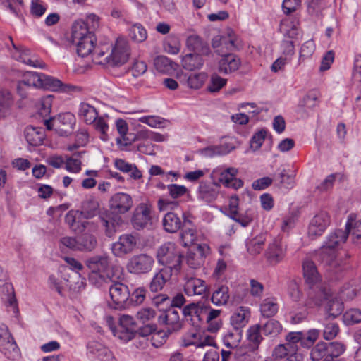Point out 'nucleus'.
I'll return each mask as SVG.
<instances>
[{"mask_svg":"<svg viewBox=\"0 0 361 361\" xmlns=\"http://www.w3.org/2000/svg\"><path fill=\"white\" fill-rule=\"evenodd\" d=\"M137 245V238L132 234L121 235L118 241L112 245V252L116 257H123L133 251Z\"/></svg>","mask_w":361,"mask_h":361,"instance_id":"nucleus-21","label":"nucleus"},{"mask_svg":"<svg viewBox=\"0 0 361 361\" xmlns=\"http://www.w3.org/2000/svg\"><path fill=\"white\" fill-rule=\"evenodd\" d=\"M207 78L208 75L205 72L191 73L187 78V86L192 90H199L203 86Z\"/></svg>","mask_w":361,"mask_h":361,"instance_id":"nucleus-45","label":"nucleus"},{"mask_svg":"<svg viewBox=\"0 0 361 361\" xmlns=\"http://www.w3.org/2000/svg\"><path fill=\"white\" fill-rule=\"evenodd\" d=\"M286 254V245L283 243L281 239L274 238L267 245L263 257L269 266H276L283 262Z\"/></svg>","mask_w":361,"mask_h":361,"instance_id":"nucleus-8","label":"nucleus"},{"mask_svg":"<svg viewBox=\"0 0 361 361\" xmlns=\"http://www.w3.org/2000/svg\"><path fill=\"white\" fill-rule=\"evenodd\" d=\"M238 169L235 167L226 169L216 168L212 171V175L226 188L238 190L243 187V181L237 178Z\"/></svg>","mask_w":361,"mask_h":361,"instance_id":"nucleus-9","label":"nucleus"},{"mask_svg":"<svg viewBox=\"0 0 361 361\" xmlns=\"http://www.w3.org/2000/svg\"><path fill=\"white\" fill-rule=\"evenodd\" d=\"M264 335L267 336H276L282 331V325L276 319H271L261 324Z\"/></svg>","mask_w":361,"mask_h":361,"instance_id":"nucleus-47","label":"nucleus"},{"mask_svg":"<svg viewBox=\"0 0 361 361\" xmlns=\"http://www.w3.org/2000/svg\"><path fill=\"white\" fill-rule=\"evenodd\" d=\"M209 253L210 247L207 244H195L187 252L186 263L192 269H198L204 264Z\"/></svg>","mask_w":361,"mask_h":361,"instance_id":"nucleus-13","label":"nucleus"},{"mask_svg":"<svg viewBox=\"0 0 361 361\" xmlns=\"http://www.w3.org/2000/svg\"><path fill=\"white\" fill-rule=\"evenodd\" d=\"M172 275H174V273L171 272V269L168 268L161 269L152 279L149 283V290L154 293L161 291L166 283L171 279Z\"/></svg>","mask_w":361,"mask_h":361,"instance_id":"nucleus-29","label":"nucleus"},{"mask_svg":"<svg viewBox=\"0 0 361 361\" xmlns=\"http://www.w3.org/2000/svg\"><path fill=\"white\" fill-rule=\"evenodd\" d=\"M323 338L325 340H332L339 332L338 324L334 322H326L324 324Z\"/></svg>","mask_w":361,"mask_h":361,"instance_id":"nucleus-59","label":"nucleus"},{"mask_svg":"<svg viewBox=\"0 0 361 361\" xmlns=\"http://www.w3.org/2000/svg\"><path fill=\"white\" fill-rule=\"evenodd\" d=\"M111 44H102V48L96 49L94 63L104 66H120L124 64L130 56V47L127 40L123 37H118L111 51H109Z\"/></svg>","mask_w":361,"mask_h":361,"instance_id":"nucleus-1","label":"nucleus"},{"mask_svg":"<svg viewBox=\"0 0 361 361\" xmlns=\"http://www.w3.org/2000/svg\"><path fill=\"white\" fill-rule=\"evenodd\" d=\"M97 109L87 102H82L79 104L78 116L80 120L87 125H91L98 116Z\"/></svg>","mask_w":361,"mask_h":361,"instance_id":"nucleus-34","label":"nucleus"},{"mask_svg":"<svg viewBox=\"0 0 361 361\" xmlns=\"http://www.w3.org/2000/svg\"><path fill=\"white\" fill-rule=\"evenodd\" d=\"M42 85L41 88L49 90L54 92H68L72 90V86L63 84L61 80L43 73Z\"/></svg>","mask_w":361,"mask_h":361,"instance_id":"nucleus-37","label":"nucleus"},{"mask_svg":"<svg viewBox=\"0 0 361 361\" xmlns=\"http://www.w3.org/2000/svg\"><path fill=\"white\" fill-rule=\"evenodd\" d=\"M230 299L229 288L226 285H219L214 290L211 301L216 306L226 305Z\"/></svg>","mask_w":361,"mask_h":361,"instance_id":"nucleus-40","label":"nucleus"},{"mask_svg":"<svg viewBox=\"0 0 361 361\" xmlns=\"http://www.w3.org/2000/svg\"><path fill=\"white\" fill-rule=\"evenodd\" d=\"M99 218L102 226L104 228L105 235L109 238L116 234L123 223L120 216L107 211L100 213Z\"/></svg>","mask_w":361,"mask_h":361,"instance_id":"nucleus-22","label":"nucleus"},{"mask_svg":"<svg viewBox=\"0 0 361 361\" xmlns=\"http://www.w3.org/2000/svg\"><path fill=\"white\" fill-rule=\"evenodd\" d=\"M71 37L73 42L76 45L78 56L86 57L92 55L94 62V55L97 48H102V44L95 45L96 37L89 27L82 20H75L72 25Z\"/></svg>","mask_w":361,"mask_h":361,"instance_id":"nucleus-2","label":"nucleus"},{"mask_svg":"<svg viewBox=\"0 0 361 361\" xmlns=\"http://www.w3.org/2000/svg\"><path fill=\"white\" fill-rule=\"evenodd\" d=\"M265 240L263 237H255L246 243L247 252L253 256L259 255L263 250Z\"/></svg>","mask_w":361,"mask_h":361,"instance_id":"nucleus-51","label":"nucleus"},{"mask_svg":"<svg viewBox=\"0 0 361 361\" xmlns=\"http://www.w3.org/2000/svg\"><path fill=\"white\" fill-rule=\"evenodd\" d=\"M324 309L328 317L334 319L341 314L344 310V306L341 300L334 296L331 292L329 300H326L325 302Z\"/></svg>","mask_w":361,"mask_h":361,"instance_id":"nucleus-36","label":"nucleus"},{"mask_svg":"<svg viewBox=\"0 0 361 361\" xmlns=\"http://www.w3.org/2000/svg\"><path fill=\"white\" fill-rule=\"evenodd\" d=\"M307 307H296L289 312L290 322L293 324H300L307 319L309 314Z\"/></svg>","mask_w":361,"mask_h":361,"instance_id":"nucleus-50","label":"nucleus"},{"mask_svg":"<svg viewBox=\"0 0 361 361\" xmlns=\"http://www.w3.org/2000/svg\"><path fill=\"white\" fill-rule=\"evenodd\" d=\"M87 355L91 360L113 361L114 357L110 350L103 344L93 341L87 343Z\"/></svg>","mask_w":361,"mask_h":361,"instance_id":"nucleus-23","label":"nucleus"},{"mask_svg":"<svg viewBox=\"0 0 361 361\" xmlns=\"http://www.w3.org/2000/svg\"><path fill=\"white\" fill-rule=\"evenodd\" d=\"M147 290L143 287L135 288L132 293H130L128 305H140L142 304L146 297Z\"/></svg>","mask_w":361,"mask_h":361,"instance_id":"nucleus-64","label":"nucleus"},{"mask_svg":"<svg viewBox=\"0 0 361 361\" xmlns=\"http://www.w3.org/2000/svg\"><path fill=\"white\" fill-rule=\"evenodd\" d=\"M158 322L159 324L167 326L169 332L177 331L180 327L179 312L174 308H169L161 312L158 317Z\"/></svg>","mask_w":361,"mask_h":361,"instance_id":"nucleus-25","label":"nucleus"},{"mask_svg":"<svg viewBox=\"0 0 361 361\" xmlns=\"http://www.w3.org/2000/svg\"><path fill=\"white\" fill-rule=\"evenodd\" d=\"M241 66L240 59L234 54H226L221 56L218 62V71L224 75L231 74Z\"/></svg>","mask_w":361,"mask_h":361,"instance_id":"nucleus-24","label":"nucleus"},{"mask_svg":"<svg viewBox=\"0 0 361 361\" xmlns=\"http://www.w3.org/2000/svg\"><path fill=\"white\" fill-rule=\"evenodd\" d=\"M123 276V269L120 267H114L111 270V276L110 278L112 279L107 280V282L104 283L111 284L109 286V296L111 302H109V305L118 310L125 308L128 305V299L130 298V290L128 287L123 283L117 281Z\"/></svg>","mask_w":361,"mask_h":361,"instance_id":"nucleus-4","label":"nucleus"},{"mask_svg":"<svg viewBox=\"0 0 361 361\" xmlns=\"http://www.w3.org/2000/svg\"><path fill=\"white\" fill-rule=\"evenodd\" d=\"M186 45L189 49L202 54H207L209 52L208 45L202 39L195 35H190L186 40Z\"/></svg>","mask_w":361,"mask_h":361,"instance_id":"nucleus-42","label":"nucleus"},{"mask_svg":"<svg viewBox=\"0 0 361 361\" xmlns=\"http://www.w3.org/2000/svg\"><path fill=\"white\" fill-rule=\"evenodd\" d=\"M348 238V232L342 229H336L329 233L319 251L318 255L322 262L330 267H336L338 250L345 243Z\"/></svg>","mask_w":361,"mask_h":361,"instance_id":"nucleus-3","label":"nucleus"},{"mask_svg":"<svg viewBox=\"0 0 361 361\" xmlns=\"http://www.w3.org/2000/svg\"><path fill=\"white\" fill-rule=\"evenodd\" d=\"M301 331L290 332L286 336V345L288 349L290 350L291 353H297L298 350V344L302 338Z\"/></svg>","mask_w":361,"mask_h":361,"instance_id":"nucleus-57","label":"nucleus"},{"mask_svg":"<svg viewBox=\"0 0 361 361\" xmlns=\"http://www.w3.org/2000/svg\"><path fill=\"white\" fill-rule=\"evenodd\" d=\"M139 140H142L141 137L138 136V132L136 134H124L116 138V144L121 149H124L125 147L130 145L133 142Z\"/></svg>","mask_w":361,"mask_h":361,"instance_id":"nucleus-62","label":"nucleus"},{"mask_svg":"<svg viewBox=\"0 0 361 361\" xmlns=\"http://www.w3.org/2000/svg\"><path fill=\"white\" fill-rule=\"evenodd\" d=\"M200 334L201 333L197 330V328L194 327L193 329L188 331L183 336L181 345L184 347L195 345L197 348Z\"/></svg>","mask_w":361,"mask_h":361,"instance_id":"nucleus-54","label":"nucleus"},{"mask_svg":"<svg viewBox=\"0 0 361 361\" xmlns=\"http://www.w3.org/2000/svg\"><path fill=\"white\" fill-rule=\"evenodd\" d=\"M343 321L347 325L361 322V310L356 308L347 310L343 314Z\"/></svg>","mask_w":361,"mask_h":361,"instance_id":"nucleus-63","label":"nucleus"},{"mask_svg":"<svg viewBox=\"0 0 361 361\" xmlns=\"http://www.w3.org/2000/svg\"><path fill=\"white\" fill-rule=\"evenodd\" d=\"M42 75H43V73L34 71H27L23 75L22 79L20 80L21 81V85H26L29 88H41L42 85Z\"/></svg>","mask_w":361,"mask_h":361,"instance_id":"nucleus-43","label":"nucleus"},{"mask_svg":"<svg viewBox=\"0 0 361 361\" xmlns=\"http://www.w3.org/2000/svg\"><path fill=\"white\" fill-rule=\"evenodd\" d=\"M157 258L159 264L164 265V268L171 269L174 275L180 273L183 255L175 243L168 242L162 245L157 250Z\"/></svg>","mask_w":361,"mask_h":361,"instance_id":"nucleus-6","label":"nucleus"},{"mask_svg":"<svg viewBox=\"0 0 361 361\" xmlns=\"http://www.w3.org/2000/svg\"><path fill=\"white\" fill-rule=\"evenodd\" d=\"M166 189L170 197L173 199L180 198L189 192L188 189L185 185L175 183L168 185Z\"/></svg>","mask_w":361,"mask_h":361,"instance_id":"nucleus-61","label":"nucleus"},{"mask_svg":"<svg viewBox=\"0 0 361 361\" xmlns=\"http://www.w3.org/2000/svg\"><path fill=\"white\" fill-rule=\"evenodd\" d=\"M207 290L206 282L198 278L186 279L184 283V292L188 296H204Z\"/></svg>","mask_w":361,"mask_h":361,"instance_id":"nucleus-28","label":"nucleus"},{"mask_svg":"<svg viewBox=\"0 0 361 361\" xmlns=\"http://www.w3.org/2000/svg\"><path fill=\"white\" fill-rule=\"evenodd\" d=\"M152 224L150 208L145 204H140L135 210L132 217L133 227L137 230L150 229L152 227Z\"/></svg>","mask_w":361,"mask_h":361,"instance_id":"nucleus-17","label":"nucleus"},{"mask_svg":"<svg viewBox=\"0 0 361 361\" xmlns=\"http://www.w3.org/2000/svg\"><path fill=\"white\" fill-rule=\"evenodd\" d=\"M331 219L329 214L322 211L317 214L310 221L308 226V235L314 238L321 236L330 225Z\"/></svg>","mask_w":361,"mask_h":361,"instance_id":"nucleus-18","label":"nucleus"},{"mask_svg":"<svg viewBox=\"0 0 361 361\" xmlns=\"http://www.w3.org/2000/svg\"><path fill=\"white\" fill-rule=\"evenodd\" d=\"M261 331V324H256L249 326L246 331V338L248 342V348L252 351L257 350L262 341L264 340Z\"/></svg>","mask_w":361,"mask_h":361,"instance_id":"nucleus-35","label":"nucleus"},{"mask_svg":"<svg viewBox=\"0 0 361 361\" xmlns=\"http://www.w3.org/2000/svg\"><path fill=\"white\" fill-rule=\"evenodd\" d=\"M0 351L8 358L14 360L19 356L20 350L8 326L0 324Z\"/></svg>","mask_w":361,"mask_h":361,"instance_id":"nucleus-11","label":"nucleus"},{"mask_svg":"<svg viewBox=\"0 0 361 361\" xmlns=\"http://www.w3.org/2000/svg\"><path fill=\"white\" fill-rule=\"evenodd\" d=\"M207 307L201 303H190L184 307L183 314L187 321H190L193 327H200V323L204 319Z\"/></svg>","mask_w":361,"mask_h":361,"instance_id":"nucleus-20","label":"nucleus"},{"mask_svg":"<svg viewBox=\"0 0 361 361\" xmlns=\"http://www.w3.org/2000/svg\"><path fill=\"white\" fill-rule=\"evenodd\" d=\"M302 268L303 276L305 282L309 286V287L320 284V275L318 273L317 269L312 261L310 259L305 260L302 264Z\"/></svg>","mask_w":361,"mask_h":361,"instance_id":"nucleus-31","label":"nucleus"},{"mask_svg":"<svg viewBox=\"0 0 361 361\" xmlns=\"http://www.w3.org/2000/svg\"><path fill=\"white\" fill-rule=\"evenodd\" d=\"M91 125H93L94 128L99 133V138L103 141H107L109 140L108 131L109 125L106 119L103 116H97Z\"/></svg>","mask_w":361,"mask_h":361,"instance_id":"nucleus-53","label":"nucleus"},{"mask_svg":"<svg viewBox=\"0 0 361 361\" xmlns=\"http://www.w3.org/2000/svg\"><path fill=\"white\" fill-rule=\"evenodd\" d=\"M227 84V79L224 78L216 73L211 75L207 90L211 93L219 92Z\"/></svg>","mask_w":361,"mask_h":361,"instance_id":"nucleus-52","label":"nucleus"},{"mask_svg":"<svg viewBox=\"0 0 361 361\" xmlns=\"http://www.w3.org/2000/svg\"><path fill=\"white\" fill-rule=\"evenodd\" d=\"M10 40L15 49L12 53V56L15 59L36 68L44 69L47 67L46 63L37 56L33 54L30 49L23 47H17L13 44L11 37H10Z\"/></svg>","mask_w":361,"mask_h":361,"instance_id":"nucleus-14","label":"nucleus"},{"mask_svg":"<svg viewBox=\"0 0 361 361\" xmlns=\"http://www.w3.org/2000/svg\"><path fill=\"white\" fill-rule=\"evenodd\" d=\"M85 264L91 271L89 274V281L92 284L100 287L103 286L104 282L112 279L110 278L111 274H105L110 264V259L106 255L92 256L86 260Z\"/></svg>","mask_w":361,"mask_h":361,"instance_id":"nucleus-5","label":"nucleus"},{"mask_svg":"<svg viewBox=\"0 0 361 361\" xmlns=\"http://www.w3.org/2000/svg\"><path fill=\"white\" fill-rule=\"evenodd\" d=\"M279 310V305L276 300L274 298H267L263 300L260 305V312L264 317H271L274 316Z\"/></svg>","mask_w":361,"mask_h":361,"instance_id":"nucleus-49","label":"nucleus"},{"mask_svg":"<svg viewBox=\"0 0 361 361\" xmlns=\"http://www.w3.org/2000/svg\"><path fill=\"white\" fill-rule=\"evenodd\" d=\"M330 293V290L322 287L321 284L310 287L305 306L308 308H314L325 304L326 300H329Z\"/></svg>","mask_w":361,"mask_h":361,"instance_id":"nucleus-16","label":"nucleus"},{"mask_svg":"<svg viewBox=\"0 0 361 361\" xmlns=\"http://www.w3.org/2000/svg\"><path fill=\"white\" fill-rule=\"evenodd\" d=\"M137 333L136 324L133 317L123 314L119 318V324L114 331V334L121 341L126 343L134 338Z\"/></svg>","mask_w":361,"mask_h":361,"instance_id":"nucleus-12","label":"nucleus"},{"mask_svg":"<svg viewBox=\"0 0 361 361\" xmlns=\"http://www.w3.org/2000/svg\"><path fill=\"white\" fill-rule=\"evenodd\" d=\"M133 202L131 196L125 192H117L109 200V207L111 213L115 214H125L133 207Z\"/></svg>","mask_w":361,"mask_h":361,"instance_id":"nucleus-19","label":"nucleus"},{"mask_svg":"<svg viewBox=\"0 0 361 361\" xmlns=\"http://www.w3.org/2000/svg\"><path fill=\"white\" fill-rule=\"evenodd\" d=\"M99 202L94 196L90 195L87 197L82 201L80 210L83 219L87 220L97 216L99 214Z\"/></svg>","mask_w":361,"mask_h":361,"instance_id":"nucleus-32","label":"nucleus"},{"mask_svg":"<svg viewBox=\"0 0 361 361\" xmlns=\"http://www.w3.org/2000/svg\"><path fill=\"white\" fill-rule=\"evenodd\" d=\"M130 38L137 43L142 42L147 38V32L140 23H135L128 30Z\"/></svg>","mask_w":361,"mask_h":361,"instance_id":"nucleus-48","label":"nucleus"},{"mask_svg":"<svg viewBox=\"0 0 361 361\" xmlns=\"http://www.w3.org/2000/svg\"><path fill=\"white\" fill-rule=\"evenodd\" d=\"M250 318V311L248 307H240L231 317V324L233 329L242 330L249 322Z\"/></svg>","mask_w":361,"mask_h":361,"instance_id":"nucleus-33","label":"nucleus"},{"mask_svg":"<svg viewBox=\"0 0 361 361\" xmlns=\"http://www.w3.org/2000/svg\"><path fill=\"white\" fill-rule=\"evenodd\" d=\"M345 350V345L341 342L320 341L312 348L310 358L312 361H334Z\"/></svg>","mask_w":361,"mask_h":361,"instance_id":"nucleus-7","label":"nucleus"},{"mask_svg":"<svg viewBox=\"0 0 361 361\" xmlns=\"http://www.w3.org/2000/svg\"><path fill=\"white\" fill-rule=\"evenodd\" d=\"M76 118L73 114L66 112L60 114L54 118V124L56 128L61 130V135H67L73 130Z\"/></svg>","mask_w":361,"mask_h":361,"instance_id":"nucleus-27","label":"nucleus"},{"mask_svg":"<svg viewBox=\"0 0 361 361\" xmlns=\"http://www.w3.org/2000/svg\"><path fill=\"white\" fill-rule=\"evenodd\" d=\"M242 337L243 331L233 329V331H228L224 335L223 342L227 348L234 349L238 346Z\"/></svg>","mask_w":361,"mask_h":361,"instance_id":"nucleus-44","label":"nucleus"},{"mask_svg":"<svg viewBox=\"0 0 361 361\" xmlns=\"http://www.w3.org/2000/svg\"><path fill=\"white\" fill-rule=\"evenodd\" d=\"M162 224L166 232L173 233L180 228L182 222L176 214L168 212L163 218Z\"/></svg>","mask_w":361,"mask_h":361,"instance_id":"nucleus-41","label":"nucleus"},{"mask_svg":"<svg viewBox=\"0 0 361 361\" xmlns=\"http://www.w3.org/2000/svg\"><path fill=\"white\" fill-rule=\"evenodd\" d=\"M202 55V54L200 53L185 54L181 59L183 68L190 71L200 69L204 65V59Z\"/></svg>","mask_w":361,"mask_h":361,"instance_id":"nucleus-38","label":"nucleus"},{"mask_svg":"<svg viewBox=\"0 0 361 361\" xmlns=\"http://www.w3.org/2000/svg\"><path fill=\"white\" fill-rule=\"evenodd\" d=\"M114 166L121 172L129 173L130 177L134 180L140 179L142 176V172L135 164L128 163L124 159H116Z\"/></svg>","mask_w":361,"mask_h":361,"instance_id":"nucleus-39","label":"nucleus"},{"mask_svg":"<svg viewBox=\"0 0 361 361\" xmlns=\"http://www.w3.org/2000/svg\"><path fill=\"white\" fill-rule=\"evenodd\" d=\"M165 51L171 54H176L180 51V43L175 35H169L164 42Z\"/></svg>","mask_w":361,"mask_h":361,"instance_id":"nucleus-60","label":"nucleus"},{"mask_svg":"<svg viewBox=\"0 0 361 361\" xmlns=\"http://www.w3.org/2000/svg\"><path fill=\"white\" fill-rule=\"evenodd\" d=\"M24 137L27 143L34 147L42 145L46 137L45 130L41 127L27 126L24 130Z\"/></svg>","mask_w":361,"mask_h":361,"instance_id":"nucleus-30","label":"nucleus"},{"mask_svg":"<svg viewBox=\"0 0 361 361\" xmlns=\"http://www.w3.org/2000/svg\"><path fill=\"white\" fill-rule=\"evenodd\" d=\"M221 186L214 182L201 181L197 190V199L204 204L213 203L219 197Z\"/></svg>","mask_w":361,"mask_h":361,"instance_id":"nucleus-15","label":"nucleus"},{"mask_svg":"<svg viewBox=\"0 0 361 361\" xmlns=\"http://www.w3.org/2000/svg\"><path fill=\"white\" fill-rule=\"evenodd\" d=\"M315 43L312 39H310L304 42L300 50V56L298 61L301 63L305 59L310 58L315 51Z\"/></svg>","mask_w":361,"mask_h":361,"instance_id":"nucleus-58","label":"nucleus"},{"mask_svg":"<svg viewBox=\"0 0 361 361\" xmlns=\"http://www.w3.org/2000/svg\"><path fill=\"white\" fill-rule=\"evenodd\" d=\"M78 251H92L97 245V241L94 235L85 233L78 237Z\"/></svg>","mask_w":361,"mask_h":361,"instance_id":"nucleus-46","label":"nucleus"},{"mask_svg":"<svg viewBox=\"0 0 361 361\" xmlns=\"http://www.w3.org/2000/svg\"><path fill=\"white\" fill-rule=\"evenodd\" d=\"M351 229H353V235H355L357 240H361V219L355 221L354 214H350L348 216L344 231L348 232L349 235Z\"/></svg>","mask_w":361,"mask_h":361,"instance_id":"nucleus-56","label":"nucleus"},{"mask_svg":"<svg viewBox=\"0 0 361 361\" xmlns=\"http://www.w3.org/2000/svg\"><path fill=\"white\" fill-rule=\"evenodd\" d=\"M13 99L10 92L7 90L0 91V118L6 116L11 106Z\"/></svg>","mask_w":361,"mask_h":361,"instance_id":"nucleus-55","label":"nucleus"},{"mask_svg":"<svg viewBox=\"0 0 361 361\" xmlns=\"http://www.w3.org/2000/svg\"><path fill=\"white\" fill-rule=\"evenodd\" d=\"M154 264V258L147 254L133 256L128 262L126 269L130 274L141 275L149 273Z\"/></svg>","mask_w":361,"mask_h":361,"instance_id":"nucleus-10","label":"nucleus"},{"mask_svg":"<svg viewBox=\"0 0 361 361\" xmlns=\"http://www.w3.org/2000/svg\"><path fill=\"white\" fill-rule=\"evenodd\" d=\"M83 216L80 210H70L65 216V222L75 232H83L89 224L86 220H82Z\"/></svg>","mask_w":361,"mask_h":361,"instance_id":"nucleus-26","label":"nucleus"}]
</instances>
